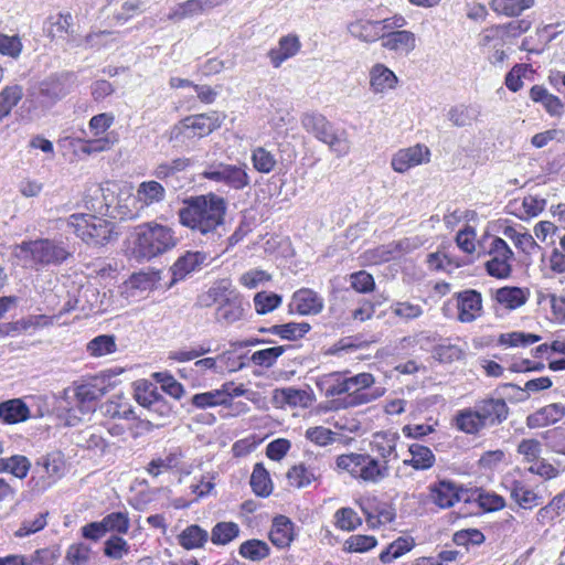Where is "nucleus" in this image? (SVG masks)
<instances>
[{"label": "nucleus", "instance_id": "nucleus-34", "mask_svg": "<svg viewBox=\"0 0 565 565\" xmlns=\"http://www.w3.org/2000/svg\"><path fill=\"white\" fill-rule=\"evenodd\" d=\"M321 477L319 469L305 463L292 466L287 472V480L291 487L306 488Z\"/></svg>", "mask_w": 565, "mask_h": 565}, {"label": "nucleus", "instance_id": "nucleus-46", "mask_svg": "<svg viewBox=\"0 0 565 565\" xmlns=\"http://www.w3.org/2000/svg\"><path fill=\"white\" fill-rule=\"evenodd\" d=\"M241 529L235 522H218L211 531V542L215 545H226L238 537Z\"/></svg>", "mask_w": 565, "mask_h": 565}, {"label": "nucleus", "instance_id": "nucleus-48", "mask_svg": "<svg viewBox=\"0 0 565 565\" xmlns=\"http://www.w3.org/2000/svg\"><path fill=\"white\" fill-rule=\"evenodd\" d=\"M55 319H58L55 316H46V315H38V316H31L24 319H21L20 321H17L14 324H9L6 330L2 329V333H10L12 331L21 330V331H29L31 329H38L51 326Z\"/></svg>", "mask_w": 565, "mask_h": 565}, {"label": "nucleus", "instance_id": "nucleus-57", "mask_svg": "<svg viewBox=\"0 0 565 565\" xmlns=\"http://www.w3.org/2000/svg\"><path fill=\"white\" fill-rule=\"evenodd\" d=\"M310 330V324L307 322H289L285 324H277L270 328L273 334L279 335L282 339L296 340L301 338Z\"/></svg>", "mask_w": 565, "mask_h": 565}, {"label": "nucleus", "instance_id": "nucleus-21", "mask_svg": "<svg viewBox=\"0 0 565 565\" xmlns=\"http://www.w3.org/2000/svg\"><path fill=\"white\" fill-rule=\"evenodd\" d=\"M324 302L315 290L301 288L297 290L289 303L290 311L302 316L318 315L322 311Z\"/></svg>", "mask_w": 565, "mask_h": 565}, {"label": "nucleus", "instance_id": "nucleus-47", "mask_svg": "<svg viewBox=\"0 0 565 565\" xmlns=\"http://www.w3.org/2000/svg\"><path fill=\"white\" fill-rule=\"evenodd\" d=\"M534 6V0H492L491 8L494 12L507 17L520 15L524 10Z\"/></svg>", "mask_w": 565, "mask_h": 565}, {"label": "nucleus", "instance_id": "nucleus-39", "mask_svg": "<svg viewBox=\"0 0 565 565\" xmlns=\"http://www.w3.org/2000/svg\"><path fill=\"white\" fill-rule=\"evenodd\" d=\"M105 416L111 419H134L135 413L129 401L122 395H114L102 406Z\"/></svg>", "mask_w": 565, "mask_h": 565}, {"label": "nucleus", "instance_id": "nucleus-32", "mask_svg": "<svg viewBox=\"0 0 565 565\" xmlns=\"http://www.w3.org/2000/svg\"><path fill=\"white\" fill-rule=\"evenodd\" d=\"M565 415V407L559 403L546 405L527 417L530 427H544L561 420Z\"/></svg>", "mask_w": 565, "mask_h": 565}, {"label": "nucleus", "instance_id": "nucleus-50", "mask_svg": "<svg viewBox=\"0 0 565 565\" xmlns=\"http://www.w3.org/2000/svg\"><path fill=\"white\" fill-rule=\"evenodd\" d=\"M38 465L43 467L45 473L52 481L60 479L65 472V461L60 452H52L42 457Z\"/></svg>", "mask_w": 565, "mask_h": 565}, {"label": "nucleus", "instance_id": "nucleus-61", "mask_svg": "<svg viewBox=\"0 0 565 565\" xmlns=\"http://www.w3.org/2000/svg\"><path fill=\"white\" fill-rule=\"evenodd\" d=\"M390 310L395 317L404 321L417 319L424 312L420 305L411 301H395L391 305Z\"/></svg>", "mask_w": 565, "mask_h": 565}, {"label": "nucleus", "instance_id": "nucleus-58", "mask_svg": "<svg viewBox=\"0 0 565 565\" xmlns=\"http://www.w3.org/2000/svg\"><path fill=\"white\" fill-rule=\"evenodd\" d=\"M252 162L256 171L269 173L275 169L277 160L270 151L263 147H257L252 151Z\"/></svg>", "mask_w": 565, "mask_h": 565}, {"label": "nucleus", "instance_id": "nucleus-24", "mask_svg": "<svg viewBox=\"0 0 565 565\" xmlns=\"http://www.w3.org/2000/svg\"><path fill=\"white\" fill-rule=\"evenodd\" d=\"M348 33L360 42L372 44L380 40V26L377 20L355 17L347 24Z\"/></svg>", "mask_w": 565, "mask_h": 565}, {"label": "nucleus", "instance_id": "nucleus-36", "mask_svg": "<svg viewBox=\"0 0 565 565\" xmlns=\"http://www.w3.org/2000/svg\"><path fill=\"white\" fill-rule=\"evenodd\" d=\"M530 98L540 103L551 116H559L563 113L564 104L555 95L551 94L544 86L534 85L530 89Z\"/></svg>", "mask_w": 565, "mask_h": 565}, {"label": "nucleus", "instance_id": "nucleus-16", "mask_svg": "<svg viewBox=\"0 0 565 565\" xmlns=\"http://www.w3.org/2000/svg\"><path fill=\"white\" fill-rule=\"evenodd\" d=\"M183 452L179 449H171L163 457L153 458L146 467V471L153 478H158L160 475L178 470L181 475H190L191 470L189 467L183 465Z\"/></svg>", "mask_w": 565, "mask_h": 565}, {"label": "nucleus", "instance_id": "nucleus-54", "mask_svg": "<svg viewBox=\"0 0 565 565\" xmlns=\"http://www.w3.org/2000/svg\"><path fill=\"white\" fill-rule=\"evenodd\" d=\"M541 340L540 335L533 334V333H525L522 331H514V332H508L502 333L499 337V344L508 348H518V347H529L531 344H534Z\"/></svg>", "mask_w": 565, "mask_h": 565}, {"label": "nucleus", "instance_id": "nucleus-62", "mask_svg": "<svg viewBox=\"0 0 565 565\" xmlns=\"http://www.w3.org/2000/svg\"><path fill=\"white\" fill-rule=\"evenodd\" d=\"M129 552L128 542L119 535H111L104 544V554L110 559H121Z\"/></svg>", "mask_w": 565, "mask_h": 565}, {"label": "nucleus", "instance_id": "nucleus-53", "mask_svg": "<svg viewBox=\"0 0 565 565\" xmlns=\"http://www.w3.org/2000/svg\"><path fill=\"white\" fill-rule=\"evenodd\" d=\"M142 209L137 202L136 195L119 196L116 206L114 207V212H116V216L121 220H132L140 216Z\"/></svg>", "mask_w": 565, "mask_h": 565}, {"label": "nucleus", "instance_id": "nucleus-64", "mask_svg": "<svg viewBox=\"0 0 565 565\" xmlns=\"http://www.w3.org/2000/svg\"><path fill=\"white\" fill-rule=\"evenodd\" d=\"M546 446L556 454L565 456V428L555 427L543 434Z\"/></svg>", "mask_w": 565, "mask_h": 565}, {"label": "nucleus", "instance_id": "nucleus-45", "mask_svg": "<svg viewBox=\"0 0 565 565\" xmlns=\"http://www.w3.org/2000/svg\"><path fill=\"white\" fill-rule=\"evenodd\" d=\"M179 544L185 550L199 548L209 540L207 531L201 526L193 524L185 527L178 537Z\"/></svg>", "mask_w": 565, "mask_h": 565}, {"label": "nucleus", "instance_id": "nucleus-20", "mask_svg": "<svg viewBox=\"0 0 565 565\" xmlns=\"http://www.w3.org/2000/svg\"><path fill=\"white\" fill-rule=\"evenodd\" d=\"M511 499L522 509L532 510L543 503V497L536 488L530 487L524 480L513 479L505 484Z\"/></svg>", "mask_w": 565, "mask_h": 565}, {"label": "nucleus", "instance_id": "nucleus-60", "mask_svg": "<svg viewBox=\"0 0 565 565\" xmlns=\"http://www.w3.org/2000/svg\"><path fill=\"white\" fill-rule=\"evenodd\" d=\"M478 111L466 105H457L448 111V119L457 127L471 125L477 118Z\"/></svg>", "mask_w": 565, "mask_h": 565}, {"label": "nucleus", "instance_id": "nucleus-13", "mask_svg": "<svg viewBox=\"0 0 565 565\" xmlns=\"http://www.w3.org/2000/svg\"><path fill=\"white\" fill-rule=\"evenodd\" d=\"M248 393L243 385H235L233 382L224 383L220 388L192 396V404L201 409L225 406L231 403L234 397L244 396Z\"/></svg>", "mask_w": 565, "mask_h": 565}, {"label": "nucleus", "instance_id": "nucleus-41", "mask_svg": "<svg viewBox=\"0 0 565 565\" xmlns=\"http://www.w3.org/2000/svg\"><path fill=\"white\" fill-rule=\"evenodd\" d=\"M31 412L28 405L20 398L2 402V422L18 424L30 418Z\"/></svg>", "mask_w": 565, "mask_h": 565}, {"label": "nucleus", "instance_id": "nucleus-17", "mask_svg": "<svg viewBox=\"0 0 565 565\" xmlns=\"http://www.w3.org/2000/svg\"><path fill=\"white\" fill-rule=\"evenodd\" d=\"M399 436L394 431H379L373 435V439L370 443L371 450L375 454L373 456L381 462L391 466L392 461L398 459L397 443Z\"/></svg>", "mask_w": 565, "mask_h": 565}, {"label": "nucleus", "instance_id": "nucleus-26", "mask_svg": "<svg viewBox=\"0 0 565 565\" xmlns=\"http://www.w3.org/2000/svg\"><path fill=\"white\" fill-rule=\"evenodd\" d=\"M207 262L204 252H186L179 257L171 267L173 281L182 280L193 271H198Z\"/></svg>", "mask_w": 565, "mask_h": 565}, {"label": "nucleus", "instance_id": "nucleus-37", "mask_svg": "<svg viewBox=\"0 0 565 565\" xmlns=\"http://www.w3.org/2000/svg\"><path fill=\"white\" fill-rule=\"evenodd\" d=\"M317 386L327 397L347 396V373L332 372L320 376Z\"/></svg>", "mask_w": 565, "mask_h": 565}, {"label": "nucleus", "instance_id": "nucleus-56", "mask_svg": "<svg viewBox=\"0 0 565 565\" xmlns=\"http://www.w3.org/2000/svg\"><path fill=\"white\" fill-rule=\"evenodd\" d=\"M239 555L250 561H262L269 555V546L260 540H248L241 544Z\"/></svg>", "mask_w": 565, "mask_h": 565}, {"label": "nucleus", "instance_id": "nucleus-59", "mask_svg": "<svg viewBox=\"0 0 565 565\" xmlns=\"http://www.w3.org/2000/svg\"><path fill=\"white\" fill-rule=\"evenodd\" d=\"M106 533L126 534L130 526L127 512H111L102 519Z\"/></svg>", "mask_w": 565, "mask_h": 565}, {"label": "nucleus", "instance_id": "nucleus-18", "mask_svg": "<svg viewBox=\"0 0 565 565\" xmlns=\"http://www.w3.org/2000/svg\"><path fill=\"white\" fill-rule=\"evenodd\" d=\"M398 85L396 74L383 63H375L369 70V87L374 95H385Z\"/></svg>", "mask_w": 565, "mask_h": 565}, {"label": "nucleus", "instance_id": "nucleus-35", "mask_svg": "<svg viewBox=\"0 0 565 565\" xmlns=\"http://www.w3.org/2000/svg\"><path fill=\"white\" fill-rule=\"evenodd\" d=\"M275 398L280 399L281 403L288 404L289 406L301 408L311 406L315 401L310 390H299L295 387L277 390Z\"/></svg>", "mask_w": 565, "mask_h": 565}, {"label": "nucleus", "instance_id": "nucleus-31", "mask_svg": "<svg viewBox=\"0 0 565 565\" xmlns=\"http://www.w3.org/2000/svg\"><path fill=\"white\" fill-rule=\"evenodd\" d=\"M137 202L141 209L160 203L166 199V189L158 181L150 180L141 182L136 191Z\"/></svg>", "mask_w": 565, "mask_h": 565}, {"label": "nucleus", "instance_id": "nucleus-12", "mask_svg": "<svg viewBox=\"0 0 565 565\" xmlns=\"http://www.w3.org/2000/svg\"><path fill=\"white\" fill-rule=\"evenodd\" d=\"M490 259L486 263L487 273L495 278L504 279L511 275L513 252L501 237H494L489 246Z\"/></svg>", "mask_w": 565, "mask_h": 565}, {"label": "nucleus", "instance_id": "nucleus-33", "mask_svg": "<svg viewBox=\"0 0 565 565\" xmlns=\"http://www.w3.org/2000/svg\"><path fill=\"white\" fill-rule=\"evenodd\" d=\"M294 539V524L285 515L276 516L269 531L270 542L280 548L287 547Z\"/></svg>", "mask_w": 565, "mask_h": 565}, {"label": "nucleus", "instance_id": "nucleus-4", "mask_svg": "<svg viewBox=\"0 0 565 565\" xmlns=\"http://www.w3.org/2000/svg\"><path fill=\"white\" fill-rule=\"evenodd\" d=\"M337 469L365 483L379 484L391 475V466L381 462L370 454L350 452L335 459Z\"/></svg>", "mask_w": 565, "mask_h": 565}, {"label": "nucleus", "instance_id": "nucleus-55", "mask_svg": "<svg viewBox=\"0 0 565 565\" xmlns=\"http://www.w3.org/2000/svg\"><path fill=\"white\" fill-rule=\"evenodd\" d=\"M47 516V512H40L28 519H24L21 523V526L14 531L13 535L15 537L22 539L38 533L46 526Z\"/></svg>", "mask_w": 565, "mask_h": 565}, {"label": "nucleus", "instance_id": "nucleus-23", "mask_svg": "<svg viewBox=\"0 0 565 565\" xmlns=\"http://www.w3.org/2000/svg\"><path fill=\"white\" fill-rule=\"evenodd\" d=\"M381 46L401 56H408L417 47V36L408 30H401L396 33L386 34Z\"/></svg>", "mask_w": 565, "mask_h": 565}, {"label": "nucleus", "instance_id": "nucleus-11", "mask_svg": "<svg viewBox=\"0 0 565 565\" xmlns=\"http://www.w3.org/2000/svg\"><path fill=\"white\" fill-rule=\"evenodd\" d=\"M247 166L218 163L211 166L202 175L214 182L224 183L231 189L243 190L249 184V175L246 171Z\"/></svg>", "mask_w": 565, "mask_h": 565}, {"label": "nucleus", "instance_id": "nucleus-43", "mask_svg": "<svg viewBox=\"0 0 565 565\" xmlns=\"http://www.w3.org/2000/svg\"><path fill=\"white\" fill-rule=\"evenodd\" d=\"M408 451L412 458L405 459L404 465L412 466L416 470H426L434 466L436 459L430 448L419 444H412Z\"/></svg>", "mask_w": 565, "mask_h": 565}, {"label": "nucleus", "instance_id": "nucleus-40", "mask_svg": "<svg viewBox=\"0 0 565 565\" xmlns=\"http://www.w3.org/2000/svg\"><path fill=\"white\" fill-rule=\"evenodd\" d=\"M527 298L529 291L519 287H503L495 292V300L509 310L520 308L527 301Z\"/></svg>", "mask_w": 565, "mask_h": 565}, {"label": "nucleus", "instance_id": "nucleus-10", "mask_svg": "<svg viewBox=\"0 0 565 565\" xmlns=\"http://www.w3.org/2000/svg\"><path fill=\"white\" fill-rule=\"evenodd\" d=\"M66 224L74 234L87 244H104L110 237L113 224L92 214H72Z\"/></svg>", "mask_w": 565, "mask_h": 565}, {"label": "nucleus", "instance_id": "nucleus-42", "mask_svg": "<svg viewBox=\"0 0 565 565\" xmlns=\"http://www.w3.org/2000/svg\"><path fill=\"white\" fill-rule=\"evenodd\" d=\"M455 422L457 428L466 434H477L486 428L476 406L459 411Z\"/></svg>", "mask_w": 565, "mask_h": 565}, {"label": "nucleus", "instance_id": "nucleus-63", "mask_svg": "<svg viewBox=\"0 0 565 565\" xmlns=\"http://www.w3.org/2000/svg\"><path fill=\"white\" fill-rule=\"evenodd\" d=\"M281 303V297L274 292L260 291L254 297L257 313L265 315L275 310Z\"/></svg>", "mask_w": 565, "mask_h": 565}, {"label": "nucleus", "instance_id": "nucleus-3", "mask_svg": "<svg viewBox=\"0 0 565 565\" xmlns=\"http://www.w3.org/2000/svg\"><path fill=\"white\" fill-rule=\"evenodd\" d=\"M202 306L215 305V319L222 324H232L244 316L243 298L227 279L215 282L200 297Z\"/></svg>", "mask_w": 565, "mask_h": 565}, {"label": "nucleus", "instance_id": "nucleus-6", "mask_svg": "<svg viewBox=\"0 0 565 565\" xmlns=\"http://www.w3.org/2000/svg\"><path fill=\"white\" fill-rule=\"evenodd\" d=\"M224 118L225 115L218 111L189 116L171 129L170 141L182 146L190 140L203 138L220 128Z\"/></svg>", "mask_w": 565, "mask_h": 565}, {"label": "nucleus", "instance_id": "nucleus-1", "mask_svg": "<svg viewBox=\"0 0 565 565\" xmlns=\"http://www.w3.org/2000/svg\"><path fill=\"white\" fill-rule=\"evenodd\" d=\"M227 203L224 198L210 192L190 196L178 211L179 223L211 241L220 239L225 231Z\"/></svg>", "mask_w": 565, "mask_h": 565}, {"label": "nucleus", "instance_id": "nucleus-8", "mask_svg": "<svg viewBox=\"0 0 565 565\" xmlns=\"http://www.w3.org/2000/svg\"><path fill=\"white\" fill-rule=\"evenodd\" d=\"M15 256L31 264L57 265L70 256L63 243L43 238L22 243L15 247Z\"/></svg>", "mask_w": 565, "mask_h": 565}, {"label": "nucleus", "instance_id": "nucleus-7", "mask_svg": "<svg viewBox=\"0 0 565 565\" xmlns=\"http://www.w3.org/2000/svg\"><path fill=\"white\" fill-rule=\"evenodd\" d=\"M73 21V15L70 12L56 13L47 18L44 31L52 41H62L70 46H79L82 44L90 47L99 46L102 45V40L109 35L107 31L93 32L87 34L82 41L75 34Z\"/></svg>", "mask_w": 565, "mask_h": 565}, {"label": "nucleus", "instance_id": "nucleus-25", "mask_svg": "<svg viewBox=\"0 0 565 565\" xmlns=\"http://www.w3.org/2000/svg\"><path fill=\"white\" fill-rule=\"evenodd\" d=\"M486 427L501 424L507 419L509 408L502 398H488L478 402L476 405Z\"/></svg>", "mask_w": 565, "mask_h": 565}, {"label": "nucleus", "instance_id": "nucleus-51", "mask_svg": "<svg viewBox=\"0 0 565 565\" xmlns=\"http://www.w3.org/2000/svg\"><path fill=\"white\" fill-rule=\"evenodd\" d=\"M31 468L30 460L23 455H13L2 459V473H10L17 479H24Z\"/></svg>", "mask_w": 565, "mask_h": 565}, {"label": "nucleus", "instance_id": "nucleus-38", "mask_svg": "<svg viewBox=\"0 0 565 565\" xmlns=\"http://www.w3.org/2000/svg\"><path fill=\"white\" fill-rule=\"evenodd\" d=\"M218 358H203L195 360L189 369L180 370L181 376L192 381L205 376L209 373L218 374L223 372V367L217 363Z\"/></svg>", "mask_w": 565, "mask_h": 565}, {"label": "nucleus", "instance_id": "nucleus-14", "mask_svg": "<svg viewBox=\"0 0 565 565\" xmlns=\"http://www.w3.org/2000/svg\"><path fill=\"white\" fill-rule=\"evenodd\" d=\"M430 161V150L423 143H416L412 147L399 149L391 160L392 169L398 173H405L412 168Z\"/></svg>", "mask_w": 565, "mask_h": 565}, {"label": "nucleus", "instance_id": "nucleus-2", "mask_svg": "<svg viewBox=\"0 0 565 565\" xmlns=\"http://www.w3.org/2000/svg\"><path fill=\"white\" fill-rule=\"evenodd\" d=\"M179 243L173 228L157 222L137 225L128 236V246L138 259H151L173 249Z\"/></svg>", "mask_w": 565, "mask_h": 565}, {"label": "nucleus", "instance_id": "nucleus-28", "mask_svg": "<svg viewBox=\"0 0 565 565\" xmlns=\"http://www.w3.org/2000/svg\"><path fill=\"white\" fill-rule=\"evenodd\" d=\"M301 49L299 36L287 34L279 39L278 45L268 51L271 65L278 68L285 61L294 57Z\"/></svg>", "mask_w": 565, "mask_h": 565}, {"label": "nucleus", "instance_id": "nucleus-49", "mask_svg": "<svg viewBox=\"0 0 565 565\" xmlns=\"http://www.w3.org/2000/svg\"><path fill=\"white\" fill-rule=\"evenodd\" d=\"M86 350L94 358L111 354L117 350L115 337L108 334L98 335L87 343Z\"/></svg>", "mask_w": 565, "mask_h": 565}, {"label": "nucleus", "instance_id": "nucleus-15", "mask_svg": "<svg viewBox=\"0 0 565 565\" xmlns=\"http://www.w3.org/2000/svg\"><path fill=\"white\" fill-rule=\"evenodd\" d=\"M102 391L86 383L65 391L66 399L72 405V411L78 409L82 415L90 414L95 408V402L102 396Z\"/></svg>", "mask_w": 565, "mask_h": 565}, {"label": "nucleus", "instance_id": "nucleus-19", "mask_svg": "<svg viewBox=\"0 0 565 565\" xmlns=\"http://www.w3.org/2000/svg\"><path fill=\"white\" fill-rule=\"evenodd\" d=\"M75 82L76 77L73 73L53 75L41 83L40 94L51 102H56L73 89Z\"/></svg>", "mask_w": 565, "mask_h": 565}, {"label": "nucleus", "instance_id": "nucleus-30", "mask_svg": "<svg viewBox=\"0 0 565 565\" xmlns=\"http://www.w3.org/2000/svg\"><path fill=\"white\" fill-rule=\"evenodd\" d=\"M135 398L139 405L152 412H158L166 407L161 395L157 391V386L147 381L136 384Z\"/></svg>", "mask_w": 565, "mask_h": 565}, {"label": "nucleus", "instance_id": "nucleus-22", "mask_svg": "<svg viewBox=\"0 0 565 565\" xmlns=\"http://www.w3.org/2000/svg\"><path fill=\"white\" fill-rule=\"evenodd\" d=\"M458 320L469 323L481 317L482 315V297L481 294L468 289L457 295Z\"/></svg>", "mask_w": 565, "mask_h": 565}, {"label": "nucleus", "instance_id": "nucleus-29", "mask_svg": "<svg viewBox=\"0 0 565 565\" xmlns=\"http://www.w3.org/2000/svg\"><path fill=\"white\" fill-rule=\"evenodd\" d=\"M502 234L513 243L516 249L526 256L536 255L541 249L532 234L522 226H505Z\"/></svg>", "mask_w": 565, "mask_h": 565}, {"label": "nucleus", "instance_id": "nucleus-52", "mask_svg": "<svg viewBox=\"0 0 565 565\" xmlns=\"http://www.w3.org/2000/svg\"><path fill=\"white\" fill-rule=\"evenodd\" d=\"M203 14L199 0H186L178 3L170 9L168 20L180 22L184 19Z\"/></svg>", "mask_w": 565, "mask_h": 565}, {"label": "nucleus", "instance_id": "nucleus-9", "mask_svg": "<svg viewBox=\"0 0 565 565\" xmlns=\"http://www.w3.org/2000/svg\"><path fill=\"white\" fill-rule=\"evenodd\" d=\"M385 393V388L375 386V379L371 373L347 375V396L334 405V408L356 407L372 403Z\"/></svg>", "mask_w": 565, "mask_h": 565}, {"label": "nucleus", "instance_id": "nucleus-27", "mask_svg": "<svg viewBox=\"0 0 565 565\" xmlns=\"http://www.w3.org/2000/svg\"><path fill=\"white\" fill-rule=\"evenodd\" d=\"M429 500L440 509L454 507L459 500L457 486L448 480H441L429 486Z\"/></svg>", "mask_w": 565, "mask_h": 565}, {"label": "nucleus", "instance_id": "nucleus-44", "mask_svg": "<svg viewBox=\"0 0 565 565\" xmlns=\"http://www.w3.org/2000/svg\"><path fill=\"white\" fill-rule=\"evenodd\" d=\"M249 483L254 493L258 497H268L271 493L273 482L263 462H257L254 466Z\"/></svg>", "mask_w": 565, "mask_h": 565}, {"label": "nucleus", "instance_id": "nucleus-5", "mask_svg": "<svg viewBox=\"0 0 565 565\" xmlns=\"http://www.w3.org/2000/svg\"><path fill=\"white\" fill-rule=\"evenodd\" d=\"M302 128L315 136L319 141L329 146V149L338 157L347 156L351 149V142L345 130L334 128L326 116L317 111H308L300 119Z\"/></svg>", "mask_w": 565, "mask_h": 565}]
</instances>
